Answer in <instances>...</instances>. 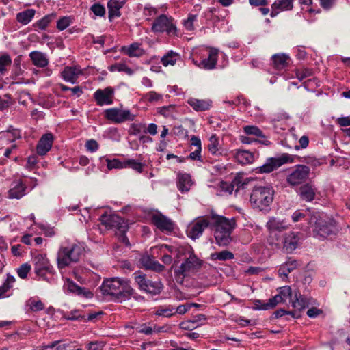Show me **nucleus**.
Returning a JSON list of instances; mask_svg holds the SVG:
<instances>
[{
	"label": "nucleus",
	"mask_w": 350,
	"mask_h": 350,
	"mask_svg": "<svg viewBox=\"0 0 350 350\" xmlns=\"http://www.w3.org/2000/svg\"><path fill=\"white\" fill-rule=\"evenodd\" d=\"M100 290L103 295L110 296L113 299L122 301L131 297L137 300L143 299L142 296L137 295L135 290L130 286L128 280L119 278L104 280Z\"/></svg>",
	"instance_id": "1"
},
{
	"label": "nucleus",
	"mask_w": 350,
	"mask_h": 350,
	"mask_svg": "<svg viewBox=\"0 0 350 350\" xmlns=\"http://www.w3.org/2000/svg\"><path fill=\"white\" fill-rule=\"evenodd\" d=\"M236 226L234 218L228 219L216 214L214 211L210 213V228L214 230L216 243L219 246H227L232 241L231 234Z\"/></svg>",
	"instance_id": "2"
},
{
	"label": "nucleus",
	"mask_w": 350,
	"mask_h": 350,
	"mask_svg": "<svg viewBox=\"0 0 350 350\" xmlns=\"http://www.w3.org/2000/svg\"><path fill=\"white\" fill-rule=\"evenodd\" d=\"M182 250H185V261L174 270L175 280L178 284H183L185 277L189 276L191 273L197 271L202 265V261L198 258L191 247Z\"/></svg>",
	"instance_id": "3"
},
{
	"label": "nucleus",
	"mask_w": 350,
	"mask_h": 350,
	"mask_svg": "<svg viewBox=\"0 0 350 350\" xmlns=\"http://www.w3.org/2000/svg\"><path fill=\"white\" fill-rule=\"evenodd\" d=\"M83 248L78 244H72L67 247H61L57 252V264L59 269L69 267L72 263L77 262L81 254Z\"/></svg>",
	"instance_id": "4"
},
{
	"label": "nucleus",
	"mask_w": 350,
	"mask_h": 350,
	"mask_svg": "<svg viewBox=\"0 0 350 350\" xmlns=\"http://www.w3.org/2000/svg\"><path fill=\"white\" fill-rule=\"evenodd\" d=\"M308 219L309 226L313 228L314 237L326 238L334 232L335 224L334 221L323 219L319 213L312 214Z\"/></svg>",
	"instance_id": "5"
},
{
	"label": "nucleus",
	"mask_w": 350,
	"mask_h": 350,
	"mask_svg": "<svg viewBox=\"0 0 350 350\" xmlns=\"http://www.w3.org/2000/svg\"><path fill=\"white\" fill-rule=\"evenodd\" d=\"M273 193L269 187H255L250 195V202L254 208L262 210L273 202Z\"/></svg>",
	"instance_id": "6"
},
{
	"label": "nucleus",
	"mask_w": 350,
	"mask_h": 350,
	"mask_svg": "<svg viewBox=\"0 0 350 350\" xmlns=\"http://www.w3.org/2000/svg\"><path fill=\"white\" fill-rule=\"evenodd\" d=\"M34 272L36 275L47 282L53 279L55 273L46 254H38L32 258Z\"/></svg>",
	"instance_id": "7"
},
{
	"label": "nucleus",
	"mask_w": 350,
	"mask_h": 350,
	"mask_svg": "<svg viewBox=\"0 0 350 350\" xmlns=\"http://www.w3.org/2000/svg\"><path fill=\"white\" fill-rule=\"evenodd\" d=\"M134 279L140 290L153 295H159L163 285L161 281H152L148 279L145 274L141 271L134 273Z\"/></svg>",
	"instance_id": "8"
},
{
	"label": "nucleus",
	"mask_w": 350,
	"mask_h": 350,
	"mask_svg": "<svg viewBox=\"0 0 350 350\" xmlns=\"http://www.w3.org/2000/svg\"><path fill=\"white\" fill-rule=\"evenodd\" d=\"M134 279L140 290L153 295H159L163 285L161 281H152L148 279L145 274L141 271L134 273Z\"/></svg>",
	"instance_id": "9"
},
{
	"label": "nucleus",
	"mask_w": 350,
	"mask_h": 350,
	"mask_svg": "<svg viewBox=\"0 0 350 350\" xmlns=\"http://www.w3.org/2000/svg\"><path fill=\"white\" fill-rule=\"evenodd\" d=\"M151 29L154 33L166 32L170 36H174L176 33V27L173 23V18L165 14H161L154 19Z\"/></svg>",
	"instance_id": "10"
},
{
	"label": "nucleus",
	"mask_w": 350,
	"mask_h": 350,
	"mask_svg": "<svg viewBox=\"0 0 350 350\" xmlns=\"http://www.w3.org/2000/svg\"><path fill=\"white\" fill-rule=\"evenodd\" d=\"M294 161V156L284 153L278 157H270L267 159L266 163L257 168L260 173H269L278 169L282 165Z\"/></svg>",
	"instance_id": "11"
},
{
	"label": "nucleus",
	"mask_w": 350,
	"mask_h": 350,
	"mask_svg": "<svg viewBox=\"0 0 350 350\" xmlns=\"http://www.w3.org/2000/svg\"><path fill=\"white\" fill-rule=\"evenodd\" d=\"M208 227H210V214L196 219L188 226L187 234L189 237L195 240L198 239Z\"/></svg>",
	"instance_id": "12"
},
{
	"label": "nucleus",
	"mask_w": 350,
	"mask_h": 350,
	"mask_svg": "<svg viewBox=\"0 0 350 350\" xmlns=\"http://www.w3.org/2000/svg\"><path fill=\"white\" fill-rule=\"evenodd\" d=\"M310 170L304 165H297L286 177L287 183L291 186L302 184L308 178Z\"/></svg>",
	"instance_id": "13"
},
{
	"label": "nucleus",
	"mask_w": 350,
	"mask_h": 350,
	"mask_svg": "<svg viewBox=\"0 0 350 350\" xmlns=\"http://www.w3.org/2000/svg\"><path fill=\"white\" fill-rule=\"evenodd\" d=\"M105 116L107 120L118 124L125 121H133L135 118V116L131 114L129 110H121L118 108L106 109Z\"/></svg>",
	"instance_id": "14"
},
{
	"label": "nucleus",
	"mask_w": 350,
	"mask_h": 350,
	"mask_svg": "<svg viewBox=\"0 0 350 350\" xmlns=\"http://www.w3.org/2000/svg\"><path fill=\"white\" fill-rule=\"evenodd\" d=\"M101 224L107 228H115L117 230L120 229L124 231L126 229V221L118 215H108L107 213L103 214L100 217Z\"/></svg>",
	"instance_id": "15"
},
{
	"label": "nucleus",
	"mask_w": 350,
	"mask_h": 350,
	"mask_svg": "<svg viewBox=\"0 0 350 350\" xmlns=\"http://www.w3.org/2000/svg\"><path fill=\"white\" fill-rule=\"evenodd\" d=\"M152 223L161 231L171 232L174 228V222L167 217L158 212L151 217Z\"/></svg>",
	"instance_id": "16"
},
{
	"label": "nucleus",
	"mask_w": 350,
	"mask_h": 350,
	"mask_svg": "<svg viewBox=\"0 0 350 350\" xmlns=\"http://www.w3.org/2000/svg\"><path fill=\"white\" fill-rule=\"evenodd\" d=\"M113 93L114 90L111 87H107L103 90L98 89L94 92V98L99 106L111 105L113 103Z\"/></svg>",
	"instance_id": "17"
},
{
	"label": "nucleus",
	"mask_w": 350,
	"mask_h": 350,
	"mask_svg": "<svg viewBox=\"0 0 350 350\" xmlns=\"http://www.w3.org/2000/svg\"><path fill=\"white\" fill-rule=\"evenodd\" d=\"M64 288L70 293H73L85 298H92L93 297V293L90 291L78 286L69 278H66Z\"/></svg>",
	"instance_id": "18"
},
{
	"label": "nucleus",
	"mask_w": 350,
	"mask_h": 350,
	"mask_svg": "<svg viewBox=\"0 0 350 350\" xmlns=\"http://www.w3.org/2000/svg\"><path fill=\"white\" fill-rule=\"evenodd\" d=\"M53 142V137L51 133L42 135L36 146L37 153L42 156L46 154L50 150Z\"/></svg>",
	"instance_id": "19"
},
{
	"label": "nucleus",
	"mask_w": 350,
	"mask_h": 350,
	"mask_svg": "<svg viewBox=\"0 0 350 350\" xmlns=\"http://www.w3.org/2000/svg\"><path fill=\"white\" fill-rule=\"evenodd\" d=\"M27 187L25 183L21 180H14L12 183V187L8 191V196L10 198L20 199L25 194Z\"/></svg>",
	"instance_id": "20"
},
{
	"label": "nucleus",
	"mask_w": 350,
	"mask_h": 350,
	"mask_svg": "<svg viewBox=\"0 0 350 350\" xmlns=\"http://www.w3.org/2000/svg\"><path fill=\"white\" fill-rule=\"evenodd\" d=\"M317 189L310 183H306L299 187V194L301 199L306 202L312 201L316 195Z\"/></svg>",
	"instance_id": "21"
},
{
	"label": "nucleus",
	"mask_w": 350,
	"mask_h": 350,
	"mask_svg": "<svg viewBox=\"0 0 350 350\" xmlns=\"http://www.w3.org/2000/svg\"><path fill=\"white\" fill-rule=\"evenodd\" d=\"M140 46L139 43L134 42L128 46H122L120 51L124 53L130 57H139L145 53V51Z\"/></svg>",
	"instance_id": "22"
},
{
	"label": "nucleus",
	"mask_w": 350,
	"mask_h": 350,
	"mask_svg": "<svg viewBox=\"0 0 350 350\" xmlns=\"http://www.w3.org/2000/svg\"><path fill=\"white\" fill-rule=\"evenodd\" d=\"M298 237L295 232H289L285 234L284 239L283 249L286 253H291L297 247Z\"/></svg>",
	"instance_id": "23"
},
{
	"label": "nucleus",
	"mask_w": 350,
	"mask_h": 350,
	"mask_svg": "<svg viewBox=\"0 0 350 350\" xmlns=\"http://www.w3.org/2000/svg\"><path fill=\"white\" fill-rule=\"evenodd\" d=\"M218 51L215 49H211L208 57L201 61L199 66L206 70L213 69L217 62Z\"/></svg>",
	"instance_id": "24"
},
{
	"label": "nucleus",
	"mask_w": 350,
	"mask_h": 350,
	"mask_svg": "<svg viewBox=\"0 0 350 350\" xmlns=\"http://www.w3.org/2000/svg\"><path fill=\"white\" fill-rule=\"evenodd\" d=\"M299 266V262L296 260L289 258L287 261L282 264L279 269L278 274L281 277L287 278L288 275L295 270Z\"/></svg>",
	"instance_id": "25"
},
{
	"label": "nucleus",
	"mask_w": 350,
	"mask_h": 350,
	"mask_svg": "<svg viewBox=\"0 0 350 350\" xmlns=\"http://www.w3.org/2000/svg\"><path fill=\"white\" fill-rule=\"evenodd\" d=\"M81 74V71L79 68L67 66L62 71V76L65 81L75 83Z\"/></svg>",
	"instance_id": "26"
},
{
	"label": "nucleus",
	"mask_w": 350,
	"mask_h": 350,
	"mask_svg": "<svg viewBox=\"0 0 350 350\" xmlns=\"http://www.w3.org/2000/svg\"><path fill=\"white\" fill-rule=\"evenodd\" d=\"M142 263L144 267L157 272H161L165 269V267L158 261L150 256H144L142 258Z\"/></svg>",
	"instance_id": "27"
},
{
	"label": "nucleus",
	"mask_w": 350,
	"mask_h": 350,
	"mask_svg": "<svg viewBox=\"0 0 350 350\" xmlns=\"http://www.w3.org/2000/svg\"><path fill=\"white\" fill-rule=\"evenodd\" d=\"M237 161L243 165L252 163L254 159V154L243 150H238L235 154Z\"/></svg>",
	"instance_id": "28"
},
{
	"label": "nucleus",
	"mask_w": 350,
	"mask_h": 350,
	"mask_svg": "<svg viewBox=\"0 0 350 350\" xmlns=\"http://www.w3.org/2000/svg\"><path fill=\"white\" fill-rule=\"evenodd\" d=\"M123 6V3L120 2L117 0H109L107 3V8L109 10V19L110 21L114 17L120 16L121 14L120 9Z\"/></svg>",
	"instance_id": "29"
},
{
	"label": "nucleus",
	"mask_w": 350,
	"mask_h": 350,
	"mask_svg": "<svg viewBox=\"0 0 350 350\" xmlns=\"http://www.w3.org/2000/svg\"><path fill=\"white\" fill-rule=\"evenodd\" d=\"M29 57L33 62V64L40 68H44L46 66L49 64V60L46 58V55L40 51H33L30 53Z\"/></svg>",
	"instance_id": "30"
},
{
	"label": "nucleus",
	"mask_w": 350,
	"mask_h": 350,
	"mask_svg": "<svg viewBox=\"0 0 350 350\" xmlns=\"http://www.w3.org/2000/svg\"><path fill=\"white\" fill-rule=\"evenodd\" d=\"M188 103L196 111H203L209 109L211 102L191 98L188 100Z\"/></svg>",
	"instance_id": "31"
},
{
	"label": "nucleus",
	"mask_w": 350,
	"mask_h": 350,
	"mask_svg": "<svg viewBox=\"0 0 350 350\" xmlns=\"http://www.w3.org/2000/svg\"><path fill=\"white\" fill-rule=\"evenodd\" d=\"M292 306L299 312L308 307L310 302L307 298L301 295L300 293L297 295L296 293L294 299H291Z\"/></svg>",
	"instance_id": "32"
},
{
	"label": "nucleus",
	"mask_w": 350,
	"mask_h": 350,
	"mask_svg": "<svg viewBox=\"0 0 350 350\" xmlns=\"http://www.w3.org/2000/svg\"><path fill=\"white\" fill-rule=\"evenodd\" d=\"M15 282V278L10 275L7 274V278L3 284L0 286V299L5 297H8L10 289L13 287V284Z\"/></svg>",
	"instance_id": "33"
},
{
	"label": "nucleus",
	"mask_w": 350,
	"mask_h": 350,
	"mask_svg": "<svg viewBox=\"0 0 350 350\" xmlns=\"http://www.w3.org/2000/svg\"><path fill=\"white\" fill-rule=\"evenodd\" d=\"M191 176L188 174H178V188L182 192L187 191L191 186Z\"/></svg>",
	"instance_id": "34"
},
{
	"label": "nucleus",
	"mask_w": 350,
	"mask_h": 350,
	"mask_svg": "<svg viewBox=\"0 0 350 350\" xmlns=\"http://www.w3.org/2000/svg\"><path fill=\"white\" fill-rule=\"evenodd\" d=\"M35 14V10L33 9H27L23 12H19L16 14V20L18 22L27 25L28 24Z\"/></svg>",
	"instance_id": "35"
},
{
	"label": "nucleus",
	"mask_w": 350,
	"mask_h": 350,
	"mask_svg": "<svg viewBox=\"0 0 350 350\" xmlns=\"http://www.w3.org/2000/svg\"><path fill=\"white\" fill-rule=\"evenodd\" d=\"M275 67L278 69H282L288 64L289 57L285 54H275L272 56Z\"/></svg>",
	"instance_id": "36"
},
{
	"label": "nucleus",
	"mask_w": 350,
	"mask_h": 350,
	"mask_svg": "<svg viewBox=\"0 0 350 350\" xmlns=\"http://www.w3.org/2000/svg\"><path fill=\"white\" fill-rule=\"evenodd\" d=\"M293 0H276L272 4L273 10H291L293 8Z\"/></svg>",
	"instance_id": "37"
},
{
	"label": "nucleus",
	"mask_w": 350,
	"mask_h": 350,
	"mask_svg": "<svg viewBox=\"0 0 350 350\" xmlns=\"http://www.w3.org/2000/svg\"><path fill=\"white\" fill-rule=\"evenodd\" d=\"M178 57V53L170 51L161 58V62L164 66H167L168 65L174 66Z\"/></svg>",
	"instance_id": "38"
},
{
	"label": "nucleus",
	"mask_w": 350,
	"mask_h": 350,
	"mask_svg": "<svg viewBox=\"0 0 350 350\" xmlns=\"http://www.w3.org/2000/svg\"><path fill=\"white\" fill-rule=\"evenodd\" d=\"M234 257L233 253L228 250H223L219 252H214L211 254V258L212 260H218L221 261H225L227 260L233 259Z\"/></svg>",
	"instance_id": "39"
},
{
	"label": "nucleus",
	"mask_w": 350,
	"mask_h": 350,
	"mask_svg": "<svg viewBox=\"0 0 350 350\" xmlns=\"http://www.w3.org/2000/svg\"><path fill=\"white\" fill-rule=\"evenodd\" d=\"M109 70L111 72H124L129 75H131L133 74V70L124 62H120L112 64L109 67Z\"/></svg>",
	"instance_id": "40"
},
{
	"label": "nucleus",
	"mask_w": 350,
	"mask_h": 350,
	"mask_svg": "<svg viewBox=\"0 0 350 350\" xmlns=\"http://www.w3.org/2000/svg\"><path fill=\"white\" fill-rule=\"evenodd\" d=\"M124 168H131L138 173H142L144 165L140 162L135 161V159H126L124 160Z\"/></svg>",
	"instance_id": "41"
},
{
	"label": "nucleus",
	"mask_w": 350,
	"mask_h": 350,
	"mask_svg": "<svg viewBox=\"0 0 350 350\" xmlns=\"http://www.w3.org/2000/svg\"><path fill=\"white\" fill-rule=\"evenodd\" d=\"M244 132L249 135H254L258 137H264L262 131L256 126L247 125L243 127Z\"/></svg>",
	"instance_id": "42"
},
{
	"label": "nucleus",
	"mask_w": 350,
	"mask_h": 350,
	"mask_svg": "<svg viewBox=\"0 0 350 350\" xmlns=\"http://www.w3.org/2000/svg\"><path fill=\"white\" fill-rule=\"evenodd\" d=\"M12 64V59L8 54H4L0 57V73L5 74L7 72V67Z\"/></svg>",
	"instance_id": "43"
},
{
	"label": "nucleus",
	"mask_w": 350,
	"mask_h": 350,
	"mask_svg": "<svg viewBox=\"0 0 350 350\" xmlns=\"http://www.w3.org/2000/svg\"><path fill=\"white\" fill-rule=\"evenodd\" d=\"M107 161V167L109 170L112 169H122L124 168V160L120 161L118 159H113L110 160L109 159H106Z\"/></svg>",
	"instance_id": "44"
},
{
	"label": "nucleus",
	"mask_w": 350,
	"mask_h": 350,
	"mask_svg": "<svg viewBox=\"0 0 350 350\" xmlns=\"http://www.w3.org/2000/svg\"><path fill=\"white\" fill-rule=\"evenodd\" d=\"M267 227L270 230H278V231H282L285 228L284 226L283 225V223L280 221L279 220H277L275 218H272L269 220V221L267 224Z\"/></svg>",
	"instance_id": "45"
},
{
	"label": "nucleus",
	"mask_w": 350,
	"mask_h": 350,
	"mask_svg": "<svg viewBox=\"0 0 350 350\" xmlns=\"http://www.w3.org/2000/svg\"><path fill=\"white\" fill-rule=\"evenodd\" d=\"M247 184L246 181L242 182L240 178H235L232 183V185L228 188L226 190L232 193V190L234 189V187H237L235 189V192L237 193L239 189H244L245 188V185Z\"/></svg>",
	"instance_id": "46"
},
{
	"label": "nucleus",
	"mask_w": 350,
	"mask_h": 350,
	"mask_svg": "<svg viewBox=\"0 0 350 350\" xmlns=\"http://www.w3.org/2000/svg\"><path fill=\"white\" fill-rule=\"evenodd\" d=\"M174 308L172 306L166 307L161 306L156 312V314L159 316H164L166 317H172L175 312H173Z\"/></svg>",
	"instance_id": "47"
},
{
	"label": "nucleus",
	"mask_w": 350,
	"mask_h": 350,
	"mask_svg": "<svg viewBox=\"0 0 350 350\" xmlns=\"http://www.w3.org/2000/svg\"><path fill=\"white\" fill-rule=\"evenodd\" d=\"M209 144L208 145V151L212 154H215L218 151L219 141L215 135H213L209 139Z\"/></svg>",
	"instance_id": "48"
},
{
	"label": "nucleus",
	"mask_w": 350,
	"mask_h": 350,
	"mask_svg": "<svg viewBox=\"0 0 350 350\" xmlns=\"http://www.w3.org/2000/svg\"><path fill=\"white\" fill-rule=\"evenodd\" d=\"M64 317L66 320H70V321L85 319V316L82 315L81 314V312L77 310H72L70 312H68L66 314H64Z\"/></svg>",
	"instance_id": "49"
},
{
	"label": "nucleus",
	"mask_w": 350,
	"mask_h": 350,
	"mask_svg": "<svg viewBox=\"0 0 350 350\" xmlns=\"http://www.w3.org/2000/svg\"><path fill=\"white\" fill-rule=\"evenodd\" d=\"M29 305L30 309L33 312H38L44 309V304L40 300L35 299H30L29 300Z\"/></svg>",
	"instance_id": "50"
},
{
	"label": "nucleus",
	"mask_w": 350,
	"mask_h": 350,
	"mask_svg": "<svg viewBox=\"0 0 350 350\" xmlns=\"http://www.w3.org/2000/svg\"><path fill=\"white\" fill-rule=\"evenodd\" d=\"M54 18L53 15H46L44 17H43L42 19L38 21L36 24L35 26L38 27L42 30L45 29L50 22L51 21L52 18Z\"/></svg>",
	"instance_id": "51"
},
{
	"label": "nucleus",
	"mask_w": 350,
	"mask_h": 350,
	"mask_svg": "<svg viewBox=\"0 0 350 350\" xmlns=\"http://www.w3.org/2000/svg\"><path fill=\"white\" fill-rule=\"evenodd\" d=\"M129 226L126 225V229L124 231H122L120 229L117 230L116 232V234L118 238L119 241L124 243L126 245H129V241L127 237L126 236V232L128 230Z\"/></svg>",
	"instance_id": "52"
},
{
	"label": "nucleus",
	"mask_w": 350,
	"mask_h": 350,
	"mask_svg": "<svg viewBox=\"0 0 350 350\" xmlns=\"http://www.w3.org/2000/svg\"><path fill=\"white\" fill-rule=\"evenodd\" d=\"M90 10L98 16H103L105 14V7L100 3H94L91 8Z\"/></svg>",
	"instance_id": "53"
},
{
	"label": "nucleus",
	"mask_w": 350,
	"mask_h": 350,
	"mask_svg": "<svg viewBox=\"0 0 350 350\" xmlns=\"http://www.w3.org/2000/svg\"><path fill=\"white\" fill-rule=\"evenodd\" d=\"M31 270V265L28 263L23 264L17 271L18 276L22 278L25 279L27 277L28 273Z\"/></svg>",
	"instance_id": "54"
},
{
	"label": "nucleus",
	"mask_w": 350,
	"mask_h": 350,
	"mask_svg": "<svg viewBox=\"0 0 350 350\" xmlns=\"http://www.w3.org/2000/svg\"><path fill=\"white\" fill-rule=\"evenodd\" d=\"M197 15L196 14H189L188 18L184 22V26L185 29L188 31H191L194 29L193 22L196 21Z\"/></svg>",
	"instance_id": "55"
},
{
	"label": "nucleus",
	"mask_w": 350,
	"mask_h": 350,
	"mask_svg": "<svg viewBox=\"0 0 350 350\" xmlns=\"http://www.w3.org/2000/svg\"><path fill=\"white\" fill-rule=\"evenodd\" d=\"M279 294L286 299V298L292 299V290L289 286H285L280 288Z\"/></svg>",
	"instance_id": "56"
},
{
	"label": "nucleus",
	"mask_w": 350,
	"mask_h": 350,
	"mask_svg": "<svg viewBox=\"0 0 350 350\" xmlns=\"http://www.w3.org/2000/svg\"><path fill=\"white\" fill-rule=\"evenodd\" d=\"M312 215H310V213H308V214H304L301 212H299V211H296L295 212H294V213L292 215V219H293V221L294 222H297V221H299L300 220H301L302 218H306V220H307L308 221V218L311 216Z\"/></svg>",
	"instance_id": "57"
},
{
	"label": "nucleus",
	"mask_w": 350,
	"mask_h": 350,
	"mask_svg": "<svg viewBox=\"0 0 350 350\" xmlns=\"http://www.w3.org/2000/svg\"><path fill=\"white\" fill-rule=\"evenodd\" d=\"M70 24V20L68 17H63L58 20L57 27L59 30L62 31L65 29Z\"/></svg>",
	"instance_id": "58"
},
{
	"label": "nucleus",
	"mask_w": 350,
	"mask_h": 350,
	"mask_svg": "<svg viewBox=\"0 0 350 350\" xmlns=\"http://www.w3.org/2000/svg\"><path fill=\"white\" fill-rule=\"evenodd\" d=\"M174 109L173 105L165 106L159 108V113L165 117H169L172 114V110Z\"/></svg>",
	"instance_id": "59"
},
{
	"label": "nucleus",
	"mask_w": 350,
	"mask_h": 350,
	"mask_svg": "<svg viewBox=\"0 0 350 350\" xmlns=\"http://www.w3.org/2000/svg\"><path fill=\"white\" fill-rule=\"evenodd\" d=\"M301 161L314 167H317L320 165V162L316 158L310 156L302 157Z\"/></svg>",
	"instance_id": "60"
},
{
	"label": "nucleus",
	"mask_w": 350,
	"mask_h": 350,
	"mask_svg": "<svg viewBox=\"0 0 350 350\" xmlns=\"http://www.w3.org/2000/svg\"><path fill=\"white\" fill-rule=\"evenodd\" d=\"M85 147L90 152H95L98 148V144L96 140L90 139L86 142Z\"/></svg>",
	"instance_id": "61"
},
{
	"label": "nucleus",
	"mask_w": 350,
	"mask_h": 350,
	"mask_svg": "<svg viewBox=\"0 0 350 350\" xmlns=\"http://www.w3.org/2000/svg\"><path fill=\"white\" fill-rule=\"evenodd\" d=\"M254 306H253V309L255 310H267L266 304L263 303L262 301H261L260 299H255L254 301Z\"/></svg>",
	"instance_id": "62"
},
{
	"label": "nucleus",
	"mask_w": 350,
	"mask_h": 350,
	"mask_svg": "<svg viewBox=\"0 0 350 350\" xmlns=\"http://www.w3.org/2000/svg\"><path fill=\"white\" fill-rule=\"evenodd\" d=\"M201 150H202V148H199L198 149H196L193 152L190 153V154L187 158V159H190L191 160L202 161L201 155H200Z\"/></svg>",
	"instance_id": "63"
},
{
	"label": "nucleus",
	"mask_w": 350,
	"mask_h": 350,
	"mask_svg": "<svg viewBox=\"0 0 350 350\" xmlns=\"http://www.w3.org/2000/svg\"><path fill=\"white\" fill-rule=\"evenodd\" d=\"M103 347L102 342H90L88 345V350H101Z\"/></svg>",
	"instance_id": "64"
}]
</instances>
